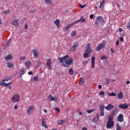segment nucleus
<instances>
[{"instance_id": "obj_12", "label": "nucleus", "mask_w": 130, "mask_h": 130, "mask_svg": "<svg viewBox=\"0 0 130 130\" xmlns=\"http://www.w3.org/2000/svg\"><path fill=\"white\" fill-rule=\"evenodd\" d=\"M114 126V122H107V128H112Z\"/></svg>"}, {"instance_id": "obj_20", "label": "nucleus", "mask_w": 130, "mask_h": 130, "mask_svg": "<svg viewBox=\"0 0 130 130\" xmlns=\"http://www.w3.org/2000/svg\"><path fill=\"white\" fill-rule=\"evenodd\" d=\"M54 23L55 25H56V26H57V27H58V28H60V26H59L60 21H59V19H57L56 20L54 21Z\"/></svg>"}, {"instance_id": "obj_55", "label": "nucleus", "mask_w": 130, "mask_h": 130, "mask_svg": "<svg viewBox=\"0 0 130 130\" xmlns=\"http://www.w3.org/2000/svg\"><path fill=\"white\" fill-rule=\"evenodd\" d=\"M118 31H119V32H122V31H123V30L122 29V28H119L118 29Z\"/></svg>"}, {"instance_id": "obj_15", "label": "nucleus", "mask_w": 130, "mask_h": 130, "mask_svg": "<svg viewBox=\"0 0 130 130\" xmlns=\"http://www.w3.org/2000/svg\"><path fill=\"white\" fill-rule=\"evenodd\" d=\"M119 108L122 109H127L128 108V105L127 104H121L119 105Z\"/></svg>"}, {"instance_id": "obj_62", "label": "nucleus", "mask_w": 130, "mask_h": 130, "mask_svg": "<svg viewBox=\"0 0 130 130\" xmlns=\"http://www.w3.org/2000/svg\"><path fill=\"white\" fill-rule=\"evenodd\" d=\"M6 45H10V41H8L6 43Z\"/></svg>"}, {"instance_id": "obj_17", "label": "nucleus", "mask_w": 130, "mask_h": 130, "mask_svg": "<svg viewBox=\"0 0 130 130\" xmlns=\"http://www.w3.org/2000/svg\"><path fill=\"white\" fill-rule=\"evenodd\" d=\"M95 56L91 57V68L94 69L95 68Z\"/></svg>"}, {"instance_id": "obj_21", "label": "nucleus", "mask_w": 130, "mask_h": 130, "mask_svg": "<svg viewBox=\"0 0 130 130\" xmlns=\"http://www.w3.org/2000/svg\"><path fill=\"white\" fill-rule=\"evenodd\" d=\"M47 100L49 101H54L55 100V98L52 97V95L49 94L47 97Z\"/></svg>"}, {"instance_id": "obj_48", "label": "nucleus", "mask_w": 130, "mask_h": 130, "mask_svg": "<svg viewBox=\"0 0 130 130\" xmlns=\"http://www.w3.org/2000/svg\"><path fill=\"white\" fill-rule=\"evenodd\" d=\"M96 120H99V113H96Z\"/></svg>"}, {"instance_id": "obj_3", "label": "nucleus", "mask_w": 130, "mask_h": 130, "mask_svg": "<svg viewBox=\"0 0 130 130\" xmlns=\"http://www.w3.org/2000/svg\"><path fill=\"white\" fill-rule=\"evenodd\" d=\"M90 46H91V45L90 43H88L86 46L85 53H83V57L84 58H88V57H90V55L89 54H91L92 52H93V49L90 48Z\"/></svg>"}, {"instance_id": "obj_8", "label": "nucleus", "mask_w": 130, "mask_h": 130, "mask_svg": "<svg viewBox=\"0 0 130 130\" xmlns=\"http://www.w3.org/2000/svg\"><path fill=\"white\" fill-rule=\"evenodd\" d=\"M79 46H80V44L79 43V42H76L74 43L73 46L71 48V51H75V50L77 49V47H79Z\"/></svg>"}, {"instance_id": "obj_19", "label": "nucleus", "mask_w": 130, "mask_h": 130, "mask_svg": "<svg viewBox=\"0 0 130 130\" xmlns=\"http://www.w3.org/2000/svg\"><path fill=\"white\" fill-rule=\"evenodd\" d=\"M5 59H6V60H11V59H13V56L12 55V54H9L8 55L5 56Z\"/></svg>"}, {"instance_id": "obj_49", "label": "nucleus", "mask_w": 130, "mask_h": 130, "mask_svg": "<svg viewBox=\"0 0 130 130\" xmlns=\"http://www.w3.org/2000/svg\"><path fill=\"white\" fill-rule=\"evenodd\" d=\"M111 52H112V53H115V51L113 48L111 49Z\"/></svg>"}, {"instance_id": "obj_30", "label": "nucleus", "mask_w": 130, "mask_h": 130, "mask_svg": "<svg viewBox=\"0 0 130 130\" xmlns=\"http://www.w3.org/2000/svg\"><path fill=\"white\" fill-rule=\"evenodd\" d=\"M105 80H106V82H105L106 85H109V84H110V80H109V79L106 78Z\"/></svg>"}, {"instance_id": "obj_34", "label": "nucleus", "mask_w": 130, "mask_h": 130, "mask_svg": "<svg viewBox=\"0 0 130 130\" xmlns=\"http://www.w3.org/2000/svg\"><path fill=\"white\" fill-rule=\"evenodd\" d=\"M108 95L110 96H116V93L112 92L111 93H108Z\"/></svg>"}, {"instance_id": "obj_51", "label": "nucleus", "mask_w": 130, "mask_h": 130, "mask_svg": "<svg viewBox=\"0 0 130 130\" xmlns=\"http://www.w3.org/2000/svg\"><path fill=\"white\" fill-rule=\"evenodd\" d=\"M85 6L86 5H82L81 4H79V6H80V8H81V9H83V8H85Z\"/></svg>"}, {"instance_id": "obj_6", "label": "nucleus", "mask_w": 130, "mask_h": 130, "mask_svg": "<svg viewBox=\"0 0 130 130\" xmlns=\"http://www.w3.org/2000/svg\"><path fill=\"white\" fill-rule=\"evenodd\" d=\"M20 101V95L19 94H14L12 98V101L14 103L19 102Z\"/></svg>"}, {"instance_id": "obj_13", "label": "nucleus", "mask_w": 130, "mask_h": 130, "mask_svg": "<svg viewBox=\"0 0 130 130\" xmlns=\"http://www.w3.org/2000/svg\"><path fill=\"white\" fill-rule=\"evenodd\" d=\"M117 121H119L120 122H123L124 120L123 115H122V114H119L118 116L117 117Z\"/></svg>"}, {"instance_id": "obj_26", "label": "nucleus", "mask_w": 130, "mask_h": 130, "mask_svg": "<svg viewBox=\"0 0 130 130\" xmlns=\"http://www.w3.org/2000/svg\"><path fill=\"white\" fill-rule=\"evenodd\" d=\"M46 5H52V0H44Z\"/></svg>"}, {"instance_id": "obj_14", "label": "nucleus", "mask_w": 130, "mask_h": 130, "mask_svg": "<svg viewBox=\"0 0 130 130\" xmlns=\"http://www.w3.org/2000/svg\"><path fill=\"white\" fill-rule=\"evenodd\" d=\"M12 24L13 26L18 27L19 26V20L18 19H13L12 21Z\"/></svg>"}, {"instance_id": "obj_58", "label": "nucleus", "mask_w": 130, "mask_h": 130, "mask_svg": "<svg viewBox=\"0 0 130 130\" xmlns=\"http://www.w3.org/2000/svg\"><path fill=\"white\" fill-rule=\"evenodd\" d=\"M119 40L120 41H123V38L122 37H120Z\"/></svg>"}, {"instance_id": "obj_32", "label": "nucleus", "mask_w": 130, "mask_h": 130, "mask_svg": "<svg viewBox=\"0 0 130 130\" xmlns=\"http://www.w3.org/2000/svg\"><path fill=\"white\" fill-rule=\"evenodd\" d=\"M13 84V82H10L8 83H5V85H4V87H9V86H12V84Z\"/></svg>"}, {"instance_id": "obj_22", "label": "nucleus", "mask_w": 130, "mask_h": 130, "mask_svg": "<svg viewBox=\"0 0 130 130\" xmlns=\"http://www.w3.org/2000/svg\"><path fill=\"white\" fill-rule=\"evenodd\" d=\"M24 74H25V69L22 68L19 72V75H20V78H22V76H23Z\"/></svg>"}, {"instance_id": "obj_43", "label": "nucleus", "mask_w": 130, "mask_h": 130, "mask_svg": "<svg viewBox=\"0 0 130 130\" xmlns=\"http://www.w3.org/2000/svg\"><path fill=\"white\" fill-rule=\"evenodd\" d=\"M105 94V92H104V91H101V92H100V95L101 96H104Z\"/></svg>"}, {"instance_id": "obj_37", "label": "nucleus", "mask_w": 130, "mask_h": 130, "mask_svg": "<svg viewBox=\"0 0 130 130\" xmlns=\"http://www.w3.org/2000/svg\"><path fill=\"white\" fill-rule=\"evenodd\" d=\"M69 74L70 75H73L74 74V70H73V68H71L69 70Z\"/></svg>"}, {"instance_id": "obj_60", "label": "nucleus", "mask_w": 130, "mask_h": 130, "mask_svg": "<svg viewBox=\"0 0 130 130\" xmlns=\"http://www.w3.org/2000/svg\"><path fill=\"white\" fill-rule=\"evenodd\" d=\"M104 3H105V0H102V1L101 2L102 5H104Z\"/></svg>"}, {"instance_id": "obj_11", "label": "nucleus", "mask_w": 130, "mask_h": 130, "mask_svg": "<svg viewBox=\"0 0 130 130\" xmlns=\"http://www.w3.org/2000/svg\"><path fill=\"white\" fill-rule=\"evenodd\" d=\"M46 66L48 69H49L50 70L52 68V67H51V59L50 58H48L47 60Z\"/></svg>"}, {"instance_id": "obj_9", "label": "nucleus", "mask_w": 130, "mask_h": 130, "mask_svg": "<svg viewBox=\"0 0 130 130\" xmlns=\"http://www.w3.org/2000/svg\"><path fill=\"white\" fill-rule=\"evenodd\" d=\"M42 125L45 127V128H48V126L45 123V117L44 116L42 117Z\"/></svg>"}, {"instance_id": "obj_10", "label": "nucleus", "mask_w": 130, "mask_h": 130, "mask_svg": "<svg viewBox=\"0 0 130 130\" xmlns=\"http://www.w3.org/2000/svg\"><path fill=\"white\" fill-rule=\"evenodd\" d=\"M100 116H103L104 115V105H101L100 106Z\"/></svg>"}, {"instance_id": "obj_29", "label": "nucleus", "mask_w": 130, "mask_h": 130, "mask_svg": "<svg viewBox=\"0 0 130 130\" xmlns=\"http://www.w3.org/2000/svg\"><path fill=\"white\" fill-rule=\"evenodd\" d=\"M7 66L9 68V69H12V68L14 67V64H13V63L11 62H9L8 63H7Z\"/></svg>"}, {"instance_id": "obj_42", "label": "nucleus", "mask_w": 130, "mask_h": 130, "mask_svg": "<svg viewBox=\"0 0 130 130\" xmlns=\"http://www.w3.org/2000/svg\"><path fill=\"white\" fill-rule=\"evenodd\" d=\"M35 12H36V10H35V9H34V10H30V11H28V13H29V14H32V13H35Z\"/></svg>"}, {"instance_id": "obj_4", "label": "nucleus", "mask_w": 130, "mask_h": 130, "mask_svg": "<svg viewBox=\"0 0 130 130\" xmlns=\"http://www.w3.org/2000/svg\"><path fill=\"white\" fill-rule=\"evenodd\" d=\"M106 41H103L102 43H100L98 46L95 47L96 51H100L101 49H103L105 47Z\"/></svg>"}, {"instance_id": "obj_47", "label": "nucleus", "mask_w": 130, "mask_h": 130, "mask_svg": "<svg viewBox=\"0 0 130 130\" xmlns=\"http://www.w3.org/2000/svg\"><path fill=\"white\" fill-rule=\"evenodd\" d=\"M127 28L128 29V30H130V21L127 24Z\"/></svg>"}, {"instance_id": "obj_33", "label": "nucleus", "mask_w": 130, "mask_h": 130, "mask_svg": "<svg viewBox=\"0 0 130 130\" xmlns=\"http://www.w3.org/2000/svg\"><path fill=\"white\" fill-rule=\"evenodd\" d=\"M6 82L4 81V80H2V81H0V86H3V87H5Z\"/></svg>"}, {"instance_id": "obj_52", "label": "nucleus", "mask_w": 130, "mask_h": 130, "mask_svg": "<svg viewBox=\"0 0 130 130\" xmlns=\"http://www.w3.org/2000/svg\"><path fill=\"white\" fill-rule=\"evenodd\" d=\"M55 110H56V111H57V112L58 113L60 112V110H59V109H58V108H55Z\"/></svg>"}, {"instance_id": "obj_18", "label": "nucleus", "mask_w": 130, "mask_h": 130, "mask_svg": "<svg viewBox=\"0 0 130 130\" xmlns=\"http://www.w3.org/2000/svg\"><path fill=\"white\" fill-rule=\"evenodd\" d=\"M32 52L34 57L37 58V57H38V50L37 49H35L32 50Z\"/></svg>"}, {"instance_id": "obj_59", "label": "nucleus", "mask_w": 130, "mask_h": 130, "mask_svg": "<svg viewBox=\"0 0 130 130\" xmlns=\"http://www.w3.org/2000/svg\"><path fill=\"white\" fill-rule=\"evenodd\" d=\"M98 88H99V89H102V85H98Z\"/></svg>"}, {"instance_id": "obj_41", "label": "nucleus", "mask_w": 130, "mask_h": 130, "mask_svg": "<svg viewBox=\"0 0 130 130\" xmlns=\"http://www.w3.org/2000/svg\"><path fill=\"white\" fill-rule=\"evenodd\" d=\"M84 83V78H81V80L79 82V85H82Z\"/></svg>"}, {"instance_id": "obj_5", "label": "nucleus", "mask_w": 130, "mask_h": 130, "mask_svg": "<svg viewBox=\"0 0 130 130\" xmlns=\"http://www.w3.org/2000/svg\"><path fill=\"white\" fill-rule=\"evenodd\" d=\"M35 110V106L34 105L30 106L27 110V113L28 115H31V114H32L33 112H34V111Z\"/></svg>"}, {"instance_id": "obj_54", "label": "nucleus", "mask_w": 130, "mask_h": 130, "mask_svg": "<svg viewBox=\"0 0 130 130\" xmlns=\"http://www.w3.org/2000/svg\"><path fill=\"white\" fill-rule=\"evenodd\" d=\"M28 75H33V72L30 71L28 72Z\"/></svg>"}, {"instance_id": "obj_50", "label": "nucleus", "mask_w": 130, "mask_h": 130, "mask_svg": "<svg viewBox=\"0 0 130 130\" xmlns=\"http://www.w3.org/2000/svg\"><path fill=\"white\" fill-rule=\"evenodd\" d=\"M24 29L25 30H27V29H28V24H27V23H25V24Z\"/></svg>"}, {"instance_id": "obj_27", "label": "nucleus", "mask_w": 130, "mask_h": 130, "mask_svg": "<svg viewBox=\"0 0 130 130\" xmlns=\"http://www.w3.org/2000/svg\"><path fill=\"white\" fill-rule=\"evenodd\" d=\"M113 116L110 115L109 116V117H108V122H114V121H113Z\"/></svg>"}, {"instance_id": "obj_46", "label": "nucleus", "mask_w": 130, "mask_h": 130, "mask_svg": "<svg viewBox=\"0 0 130 130\" xmlns=\"http://www.w3.org/2000/svg\"><path fill=\"white\" fill-rule=\"evenodd\" d=\"M80 19H81V23H84V22L86 21V19H85V18H82V17H81Z\"/></svg>"}, {"instance_id": "obj_39", "label": "nucleus", "mask_w": 130, "mask_h": 130, "mask_svg": "<svg viewBox=\"0 0 130 130\" xmlns=\"http://www.w3.org/2000/svg\"><path fill=\"white\" fill-rule=\"evenodd\" d=\"M71 34H72V36L74 37V36H76V35H77V32H76L75 31H72Z\"/></svg>"}, {"instance_id": "obj_64", "label": "nucleus", "mask_w": 130, "mask_h": 130, "mask_svg": "<svg viewBox=\"0 0 130 130\" xmlns=\"http://www.w3.org/2000/svg\"><path fill=\"white\" fill-rule=\"evenodd\" d=\"M14 109H18V106L17 105H15L14 106Z\"/></svg>"}, {"instance_id": "obj_7", "label": "nucleus", "mask_w": 130, "mask_h": 130, "mask_svg": "<svg viewBox=\"0 0 130 130\" xmlns=\"http://www.w3.org/2000/svg\"><path fill=\"white\" fill-rule=\"evenodd\" d=\"M75 24H76V22H73L72 23L68 24L66 27L63 28V30L64 31V32H67V30H69L70 28H72V27H73V26H74Z\"/></svg>"}, {"instance_id": "obj_25", "label": "nucleus", "mask_w": 130, "mask_h": 130, "mask_svg": "<svg viewBox=\"0 0 130 130\" xmlns=\"http://www.w3.org/2000/svg\"><path fill=\"white\" fill-rule=\"evenodd\" d=\"M64 122H66V120L64 119H62V120H59L57 121V124H59V125H61Z\"/></svg>"}, {"instance_id": "obj_61", "label": "nucleus", "mask_w": 130, "mask_h": 130, "mask_svg": "<svg viewBox=\"0 0 130 130\" xmlns=\"http://www.w3.org/2000/svg\"><path fill=\"white\" fill-rule=\"evenodd\" d=\"M118 44H119V41L117 40L116 43V45H118Z\"/></svg>"}, {"instance_id": "obj_57", "label": "nucleus", "mask_w": 130, "mask_h": 130, "mask_svg": "<svg viewBox=\"0 0 130 130\" xmlns=\"http://www.w3.org/2000/svg\"><path fill=\"white\" fill-rule=\"evenodd\" d=\"M81 18L80 19H79V20H77L76 21H75V22H74V23H75V24H76V23H79V22H81Z\"/></svg>"}, {"instance_id": "obj_40", "label": "nucleus", "mask_w": 130, "mask_h": 130, "mask_svg": "<svg viewBox=\"0 0 130 130\" xmlns=\"http://www.w3.org/2000/svg\"><path fill=\"white\" fill-rule=\"evenodd\" d=\"M101 59H102V60H104V59H107V57H106V55H102V56H101Z\"/></svg>"}, {"instance_id": "obj_53", "label": "nucleus", "mask_w": 130, "mask_h": 130, "mask_svg": "<svg viewBox=\"0 0 130 130\" xmlns=\"http://www.w3.org/2000/svg\"><path fill=\"white\" fill-rule=\"evenodd\" d=\"M89 18H90V19H93V18H94V15L91 14V15L89 16Z\"/></svg>"}, {"instance_id": "obj_44", "label": "nucleus", "mask_w": 130, "mask_h": 130, "mask_svg": "<svg viewBox=\"0 0 130 130\" xmlns=\"http://www.w3.org/2000/svg\"><path fill=\"white\" fill-rule=\"evenodd\" d=\"M4 14H5L6 15H7V14H10V10H7L4 11Z\"/></svg>"}, {"instance_id": "obj_35", "label": "nucleus", "mask_w": 130, "mask_h": 130, "mask_svg": "<svg viewBox=\"0 0 130 130\" xmlns=\"http://www.w3.org/2000/svg\"><path fill=\"white\" fill-rule=\"evenodd\" d=\"M12 78L11 77H6L4 79H3L4 82H7V81H9Z\"/></svg>"}, {"instance_id": "obj_23", "label": "nucleus", "mask_w": 130, "mask_h": 130, "mask_svg": "<svg viewBox=\"0 0 130 130\" xmlns=\"http://www.w3.org/2000/svg\"><path fill=\"white\" fill-rule=\"evenodd\" d=\"M117 98L118 99H119V100H121V99H122V98H123V94H122V92H120L119 93H118Z\"/></svg>"}, {"instance_id": "obj_45", "label": "nucleus", "mask_w": 130, "mask_h": 130, "mask_svg": "<svg viewBox=\"0 0 130 130\" xmlns=\"http://www.w3.org/2000/svg\"><path fill=\"white\" fill-rule=\"evenodd\" d=\"M26 59V57L21 56L20 58V60H25Z\"/></svg>"}, {"instance_id": "obj_31", "label": "nucleus", "mask_w": 130, "mask_h": 130, "mask_svg": "<svg viewBox=\"0 0 130 130\" xmlns=\"http://www.w3.org/2000/svg\"><path fill=\"white\" fill-rule=\"evenodd\" d=\"M116 130H121V127H120L118 123H116Z\"/></svg>"}, {"instance_id": "obj_24", "label": "nucleus", "mask_w": 130, "mask_h": 130, "mask_svg": "<svg viewBox=\"0 0 130 130\" xmlns=\"http://www.w3.org/2000/svg\"><path fill=\"white\" fill-rule=\"evenodd\" d=\"M116 114H117V111L116 110V109H115L112 111L111 116L114 117L116 115Z\"/></svg>"}, {"instance_id": "obj_16", "label": "nucleus", "mask_w": 130, "mask_h": 130, "mask_svg": "<svg viewBox=\"0 0 130 130\" xmlns=\"http://www.w3.org/2000/svg\"><path fill=\"white\" fill-rule=\"evenodd\" d=\"M106 110H111V109H113L114 108V106L111 105V104H109L107 106L105 107Z\"/></svg>"}, {"instance_id": "obj_1", "label": "nucleus", "mask_w": 130, "mask_h": 130, "mask_svg": "<svg viewBox=\"0 0 130 130\" xmlns=\"http://www.w3.org/2000/svg\"><path fill=\"white\" fill-rule=\"evenodd\" d=\"M69 55H66L64 57H59L58 58L61 66L66 67V68H69L70 66L73 64L74 59H73L72 57H69Z\"/></svg>"}, {"instance_id": "obj_63", "label": "nucleus", "mask_w": 130, "mask_h": 130, "mask_svg": "<svg viewBox=\"0 0 130 130\" xmlns=\"http://www.w3.org/2000/svg\"><path fill=\"white\" fill-rule=\"evenodd\" d=\"M82 130H87V127H83L82 128Z\"/></svg>"}, {"instance_id": "obj_36", "label": "nucleus", "mask_w": 130, "mask_h": 130, "mask_svg": "<svg viewBox=\"0 0 130 130\" xmlns=\"http://www.w3.org/2000/svg\"><path fill=\"white\" fill-rule=\"evenodd\" d=\"M39 79V78L38 77V76H35L33 78L32 81H34V82H36L37 81H38Z\"/></svg>"}, {"instance_id": "obj_38", "label": "nucleus", "mask_w": 130, "mask_h": 130, "mask_svg": "<svg viewBox=\"0 0 130 130\" xmlns=\"http://www.w3.org/2000/svg\"><path fill=\"white\" fill-rule=\"evenodd\" d=\"M93 111H95L94 109L87 110L86 112L87 113H92V112H93Z\"/></svg>"}, {"instance_id": "obj_2", "label": "nucleus", "mask_w": 130, "mask_h": 130, "mask_svg": "<svg viewBox=\"0 0 130 130\" xmlns=\"http://www.w3.org/2000/svg\"><path fill=\"white\" fill-rule=\"evenodd\" d=\"M95 24L99 27H103V25L105 24V20L102 16H98L94 21Z\"/></svg>"}, {"instance_id": "obj_28", "label": "nucleus", "mask_w": 130, "mask_h": 130, "mask_svg": "<svg viewBox=\"0 0 130 130\" xmlns=\"http://www.w3.org/2000/svg\"><path fill=\"white\" fill-rule=\"evenodd\" d=\"M25 66L26 69H30V66H31V62L28 61L25 63Z\"/></svg>"}, {"instance_id": "obj_56", "label": "nucleus", "mask_w": 130, "mask_h": 130, "mask_svg": "<svg viewBox=\"0 0 130 130\" xmlns=\"http://www.w3.org/2000/svg\"><path fill=\"white\" fill-rule=\"evenodd\" d=\"M81 18L80 19H79V20H77L76 21H75V22H74V23H75V24H76V23H79V22H81Z\"/></svg>"}]
</instances>
